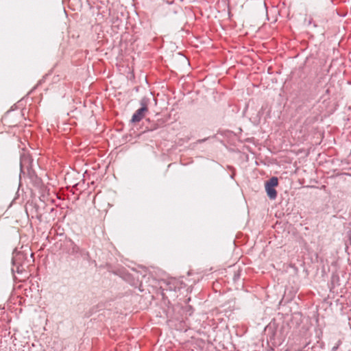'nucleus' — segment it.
<instances>
[{
	"label": "nucleus",
	"instance_id": "obj_1",
	"mask_svg": "<svg viewBox=\"0 0 351 351\" xmlns=\"http://www.w3.org/2000/svg\"><path fill=\"white\" fill-rule=\"evenodd\" d=\"M278 184L277 177H272L265 182V190L267 196L270 199H275L277 197V192L274 189Z\"/></svg>",
	"mask_w": 351,
	"mask_h": 351
},
{
	"label": "nucleus",
	"instance_id": "obj_2",
	"mask_svg": "<svg viewBox=\"0 0 351 351\" xmlns=\"http://www.w3.org/2000/svg\"><path fill=\"white\" fill-rule=\"evenodd\" d=\"M147 110L148 109H145V108H140L134 113L131 121L133 123L139 122L144 117Z\"/></svg>",
	"mask_w": 351,
	"mask_h": 351
},
{
	"label": "nucleus",
	"instance_id": "obj_3",
	"mask_svg": "<svg viewBox=\"0 0 351 351\" xmlns=\"http://www.w3.org/2000/svg\"><path fill=\"white\" fill-rule=\"evenodd\" d=\"M32 159H31L29 156L25 155L23 156L21 158L20 162L21 171H23V169H27V170H29L30 168H32Z\"/></svg>",
	"mask_w": 351,
	"mask_h": 351
},
{
	"label": "nucleus",
	"instance_id": "obj_4",
	"mask_svg": "<svg viewBox=\"0 0 351 351\" xmlns=\"http://www.w3.org/2000/svg\"><path fill=\"white\" fill-rule=\"evenodd\" d=\"M68 245L69 247V252L70 254H75L80 252V247L72 240L68 241Z\"/></svg>",
	"mask_w": 351,
	"mask_h": 351
},
{
	"label": "nucleus",
	"instance_id": "obj_5",
	"mask_svg": "<svg viewBox=\"0 0 351 351\" xmlns=\"http://www.w3.org/2000/svg\"><path fill=\"white\" fill-rule=\"evenodd\" d=\"M149 102V99L148 98H147L145 97H143L140 101V104L141 106V108H145V109H148L147 106H148Z\"/></svg>",
	"mask_w": 351,
	"mask_h": 351
},
{
	"label": "nucleus",
	"instance_id": "obj_6",
	"mask_svg": "<svg viewBox=\"0 0 351 351\" xmlns=\"http://www.w3.org/2000/svg\"><path fill=\"white\" fill-rule=\"evenodd\" d=\"M206 140H207L206 138H203V139H199V140L197 141V143H202L203 142H205Z\"/></svg>",
	"mask_w": 351,
	"mask_h": 351
},
{
	"label": "nucleus",
	"instance_id": "obj_7",
	"mask_svg": "<svg viewBox=\"0 0 351 351\" xmlns=\"http://www.w3.org/2000/svg\"><path fill=\"white\" fill-rule=\"evenodd\" d=\"M337 348H338V346H335V347H334V348H332V350H333V351H335V350L337 349Z\"/></svg>",
	"mask_w": 351,
	"mask_h": 351
}]
</instances>
